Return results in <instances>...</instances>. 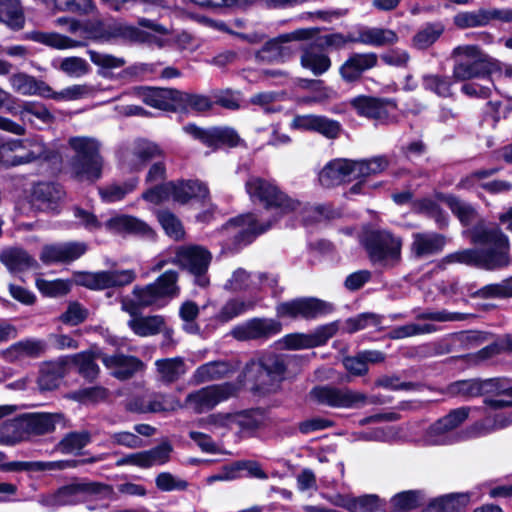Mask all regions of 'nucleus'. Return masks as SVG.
Returning a JSON list of instances; mask_svg holds the SVG:
<instances>
[{
    "label": "nucleus",
    "instance_id": "9b49d317",
    "mask_svg": "<svg viewBox=\"0 0 512 512\" xmlns=\"http://www.w3.org/2000/svg\"><path fill=\"white\" fill-rule=\"evenodd\" d=\"M236 390L232 383L206 386L187 394L184 406L200 414L213 409L220 402L234 396Z\"/></svg>",
    "mask_w": 512,
    "mask_h": 512
},
{
    "label": "nucleus",
    "instance_id": "20e7f679",
    "mask_svg": "<svg viewBox=\"0 0 512 512\" xmlns=\"http://www.w3.org/2000/svg\"><path fill=\"white\" fill-rule=\"evenodd\" d=\"M286 370L284 356L268 353L258 359H251L244 368V375L252 384L254 392L269 394L280 388Z\"/></svg>",
    "mask_w": 512,
    "mask_h": 512
},
{
    "label": "nucleus",
    "instance_id": "0e129e2a",
    "mask_svg": "<svg viewBox=\"0 0 512 512\" xmlns=\"http://www.w3.org/2000/svg\"><path fill=\"white\" fill-rule=\"evenodd\" d=\"M252 286L251 274L244 268L234 270L224 288L231 292L245 291Z\"/></svg>",
    "mask_w": 512,
    "mask_h": 512
},
{
    "label": "nucleus",
    "instance_id": "8fccbe9b",
    "mask_svg": "<svg viewBox=\"0 0 512 512\" xmlns=\"http://www.w3.org/2000/svg\"><path fill=\"white\" fill-rule=\"evenodd\" d=\"M439 198L448 205L463 224L469 225L475 219L476 211L470 204L455 196L440 195Z\"/></svg>",
    "mask_w": 512,
    "mask_h": 512
},
{
    "label": "nucleus",
    "instance_id": "7c9ffc66",
    "mask_svg": "<svg viewBox=\"0 0 512 512\" xmlns=\"http://www.w3.org/2000/svg\"><path fill=\"white\" fill-rule=\"evenodd\" d=\"M301 66L308 69L315 76H320L331 67L330 57L315 42L302 47L300 56Z\"/></svg>",
    "mask_w": 512,
    "mask_h": 512
},
{
    "label": "nucleus",
    "instance_id": "c9c22d12",
    "mask_svg": "<svg viewBox=\"0 0 512 512\" xmlns=\"http://www.w3.org/2000/svg\"><path fill=\"white\" fill-rule=\"evenodd\" d=\"M336 504L350 512H385L382 500L374 494L359 497L338 496Z\"/></svg>",
    "mask_w": 512,
    "mask_h": 512
},
{
    "label": "nucleus",
    "instance_id": "69168bd1",
    "mask_svg": "<svg viewBox=\"0 0 512 512\" xmlns=\"http://www.w3.org/2000/svg\"><path fill=\"white\" fill-rule=\"evenodd\" d=\"M133 295L137 300L138 305L142 308L159 305L160 301L163 300V297L151 284L144 287H134Z\"/></svg>",
    "mask_w": 512,
    "mask_h": 512
},
{
    "label": "nucleus",
    "instance_id": "4d7b16f0",
    "mask_svg": "<svg viewBox=\"0 0 512 512\" xmlns=\"http://www.w3.org/2000/svg\"><path fill=\"white\" fill-rule=\"evenodd\" d=\"M212 106L213 102L207 96L180 91L178 110H185L190 107L195 111L204 112L210 110Z\"/></svg>",
    "mask_w": 512,
    "mask_h": 512
},
{
    "label": "nucleus",
    "instance_id": "6e6552de",
    "mask_svg": "<svg viewBox=\"0 0 512 512\" xmlns=\"http://www.w3.org/2000/svg\"><path fill=\"white\" fill-rule=\"evenodd\" d=\"M51 151L37 140H14L0 146V165L5 167L50 159Z\"/></svg>",
    "mask_w": 512,
    "mask_h": 512
},
{
    "label": "nucleus",
    "instance_id": "dca6fc26",
    "mask_svg": "<svg viewBox=\"0 0 512 512\" xmlns=\"http://www.w3.org/2000/svg\"><path fill=\"white\" fill-rule=\"evenodd\" d=\"M184 131L213 149H218L221 146L236 147L242 142L237 132L228 127L203 129L194 124H189L184 127Z\"/></svg>",
    "mask_w": 512,
    "mask_h": 512
},
{
    "label": "nucleus",
    "instance_id": "a878e982",
    "mask_svg": "<svg viewBox=\"0 0 512 512\" xmlns=\"http://www.w3.org/2000/svg\"><path fill=\"white\" fill-rule=\"evenodd\" d=\"M65 192L55 183L42 182L34 186L32 203L43 211H56L64 198Z\"/></svg>",
    "mask_w": 512,
    "mask_h": 512
},
{
    "label": "nucleus",
    "instance_id": "c85d7f7f",
    "mask_svg": "<svg viewBox=\"0 0 512 512\" xmlns=\"http://www.w3.org/2000/svg\"><path fill=\"white\" fill-rule=\"evenodd\" d=\"M180 90L170 88L146 87L142 89V99L147 105L165 110H178V98Z\"/></svg>",
    "mask_w": 512,
    "mask_h": 512
},
{
    "label": "nucleus",
    "instance_id": "79ce46f5",
    "mask_svg": "<svg viewBox=\"0 0 512 512\" xmlns=\"http://www.w3.org/2000/svg\"><path fill=\"white\" fill-rule=\"evenodd\" d=\"M27 38L50 46L52 48L56 49H68V48H75L81 46V43L78 41H75L69 37L60 35L55 32H41V31H33L27 34Z\"/></svg>",
    "mask_w": 512,
    "mask_h": 512
},
{
    "label": "nucleus",
    "instance_id": "3c124183",
    "mask_svg": "<svg viewBox=\"0 0 512 512\" xmlns=\"http://www.w3.org/2000/svg\"><path fill=\"white\" fill-rule=\"evenodd\" d=\"M178 272L169 270L159 276L154 283L151 285L157 290V292L165 298H173L179 293Z\"/></svg>",
    "mask_w": 512,
    "mask_h": 512
},
{
    "label": "nucleus",
    "instance_id": "6e6d98bb",
    "mask_svg": "<svg viewBox=\"0 0 512 512\" xmlns=\"http://www.w3.org/2000/svg\"><path fill=\"white\" fill-rule=\"evenodd\" d=\"M171 452L172 446L169 442H162L150 450L142 451L144 468L165 464L169 461Z\"/></svg>",
    "mask_w": 512,
    "mask_h": 512
},
{
    "label": "nucleus",
    "instance_id": "72a5a7b5",
    "mask_svg": "<svg viewBox=\"0 0 512 512\" xmlns=\"http://www.w3.org/2000/svg\"><path fill=\"white\" fill-rule=\"evenodd\" d=\"M235 371L229 361L217 360L200 365L193 373L192 381L199 385L228 377Z\"/></svg>",
    "mask_w": 512,
    "mask_h": 512
},
{
    "label": "nucleus",
    "instance_id": "f257e3e1",
    "mask_svg": "<svg viewBox=\"0 0 512 512\" xmlns=\"http://www.w3.org/2000/svg\"><path fill=\"white\" fill-rule=\"evenodd\" d=\"M472 242L490 245L489 249H464L446 255L438 264L445 269L450 264H465L486 270H496L510 264L509 240L498 227H481L474 230Z\"/></svg>",
    "mask_w": 512,
    "mask_h": 512
},
{
    "label": "nucleus",
    "instance_id": "473e14b6",
    "mask_svg": "<svg viewBox=\"0 0 512 512\" xmlns=\"http://www.w3.org/2000/svg\"><path fill=\"white\" fill-rule=\"evenodd\" d=\"M411 251L417 258L440 253L446 245V237L439 233H414Z\"/></svg>",
    "mask_w": 512,
    "mask_h": 512
},
{
    "label": "nucleus",
    "instance_id": "cd10ccee",
    "mask_svg": "<svg viewBox=\"0 0 512 512\" xmlns=\"http://www.w3.org/2000/svg\"><path fill=\"white\" fill-rule=\"evenodd\" d=\"M0 261L9 272L16 274L39 267L37 260L21 247H7L0 252Z\"/></svg>",
    "mask_w": 512,
    "mask_h": 512
},
{
    "label": "nucleus",
    "instance_id": "5fc2aeb1",
    "mask_svg": "<svg viewBox=\"0 0 512 512\" xmlns=\"http://www.w3.org/2000/svg\"><path fill=\"white\" fill-rule=\"evenodd\" d=\"M157 217L169 237L176 241L184 239V227L181 221L173 213L168 210H163L158 212Z\"/></svg>",
    "mask_w": 512,
    "mask_h": 512
},
{
    "label": "nucleus",
    "instance_id": "2f4dec72",
    "mask_svg": "<svg viewBox=\"0 0 512 512\" xmlns=\"http://www.w3.org/2000/svg\"><path fill=\"white\" fill-rule=\"evenodd\" d=\"M155 369L158 381L165 385L176 383L188 372L186 361L180 356L156 360Z\"/></svg>",
    "mask_w": 512,
    "mask_h": 512
},
{
    "label": "nucleus",
    "instance_id": "f3484780",
    "mask_svg": "<svg viewBox=\"0 0 512 512\" xmlns=\"http://www.w3.org/2000/svg\"><path fill=\"white\" fill-rule=\"evenodd\" d=\"M338 331V323L332 322L318 327L313 333H294L286 335L280 343L290 350L314 348L325 344Z\"/></svg>",
    "mask_w": 512,
    "mask_h": 512
},
{
    "label": "nucleus",
    "instance_id": "393cba45",
    "mask_svg": "<svg viewBox=\"0 0 512 512\" xmlns=\"http://www.w3.org/2000/svg\"><path fill=\"white\" fill-rule=\"evenodd\" d=\"M95 39H123L133 43H151L155 38L138 27L125 23H113L106 29L95 34Z\"/></svg>",
    "mask_w": 512,
    "mask_h": 512
},
{
    "label": "nucleus",
    "instance_id": "7ed1b4c3",
    "mask_svg": "<svg viewBox=\"0 0 512 512\" xmlns=\"http://www.w3.org/2000/svg\"><path fill=\"white\" fill-rule=\"evenodd\" d=\"M451 58L455 62L453 78L456 81L487 78L493 72L500 70L499 61L474 44L455 47L451 52Z\"/></svg>",
    "mask_w": 512,
    "mask_h": 512
},
{
    "label": "nucleus",
    "instance_id": "37998d69",
    "mask_svg": "<svg viewBox=\"0 0 512 512\" xmlns=\"http://www.w3.org/2000/svg\"><path fill=\"white\" fill-rule=\"evenodd\" d=\"M468 415V408L454 409L434 423L430 428V433L435 435L445 434L461 425L468 418Z\"/></svg>",
    "mask_w": 512,
    "mask_h": 512
},
{
    "label": "nucleus",
    "instance_id": "c756f323",
    "mask_svg": "<svg viewBox=\"0 0 512 512\" xmlns=\"http://www.w3.org/2000/svg\"><path fill=\"white\" fill-rule=\"evenodd\" d=\"M105 226L113 233H128L147 238L154 237V231L147 223L129 215H119L110 218L105 223Z\"/></svg>",
    "mask_w": 512,
    "mask_h": 512
},
{
    "label": "nucleus",
    "instance_id": "09e8293b",
    "mask_svg": "<svg viewBox=\"0 0 512 512\" xmlns=\"http://www.w3.org/2000/svg\"><path fill=\"white\" fill-rule=\"evenodd\" d=\"M91 441V434L87 430L74 431L66 434L57 444V449L69 454L76 450H81Z\"/></svg>",
    "mask_w": 512,
    "mask_h": 512
},
{
    "label": "nucleus",
    "instance_id": "423d86ee",
    "mask_svg": "<svg viewBox=\"0 0 512 512\" xmlns=\"http://www.w3.org/2000/svg\"><path fill=\"white\" fill-rule=\"evenodd\" d=\"M67 428L68 421L62 413H28L7 424L14 431V438L9 442H22L34 436L52 433L56 426Z\"/></svg>",
    "mask_w": 512,
    "mask_h": 512
},
{
    "label": "nucleus",
    "instance_id": "49530a36",
    "mask_svg": "<svg viewBox=\"0 0 512 512\" xmlns=\"http://www.w3.org/2000/svg\"><path fill=\"white\" fill-rule=\"evenodd\" d=\"M444 32L441 23H430L420 29L413 37V45L418 49H427L434 44Z\"/></svg>",
    "mask_w": 512,
    "mask_h": 512
},
{
    "label": "nucleus",
    "instance_id": "4be33fe9",
    "mask_svg": "<svg viewBox=\"0 0 512 512\" xmlns=\"http://www.w3.org/2000/svg\"><path fill=\"white\" fill-rule=\"evenodd\" d=\"M378 63L375 53H353L340 66L339 73L347 83L361 80L365 71L374 68Z\"/></svg>",
    "mask_w": 512,
    "mask_h": 512
},
{
    "label": "nucleus",
    "instance_id": "5701e85b",
    "mask_svg": "<svg viewBox=\"0 0 512 512\" xmlns=\"http://www.w3.org/2000/svg\"><path fill=\"white\" fill-rule=\"evenodd\" d=\"M86 250V244L80 242L45 245L40 253V260L45 264L68 263L81 257Z\"/></svg>",
    "mask_w": 512,
    "mask_h": 512
},
{
    "label": "nucleus",
    "instance_id": "0eeeda50",
    "mask_svg": "<svg viewBox=\"0 0 512 512\" xmlns=\"http://www.w3.org/2000/svg\"><path fill=\"white\" fill-rule=\"evenodd\" d=\"M207 196V187L196 180L170 181L148 189L142 194L143 199L153 204H159L171 197L175 202L185 204L193 198L205 199Z\"/></svg>",
    "mask_w": 512,
    "mask_h": 512
},
{
    "label": "nucleus",
    "instance_id": "052dcab7",
    "mask_svg": "<svg viewBox=\"0 0 512 512\" xmlns=\"http://www.w3.org/2000/svg\"><path fill=\"white\" fill-rule=\"evenodd\" d=\"M59 69L70 77L79 78L89 73L90 66L85 59L71 56L62 59Z\"/></svg>",
    "mask_w": 512,
    "mask_h": 512
},
{
    "label": "nucleus",
    "instance_id": "9d476101",
    "mask_svg": "<svg viewBox=\"0 0 512 512\" xmlns=\"http://www.w3.org/2000/svg\"><path fill=\"white\" fill-rule=\"evenodd\" d=\"M246 190L253 200H258L267 208L289 212L299 206L298 202L289 198L275 184L260 177L249 178L246 182Z\"/></svg>",
    "mask_w": 512,
    "mask_h": 512
},
{
    "label": "nucleus",
    "instance_id": "2eb2a0df",
    "mask_svg": "<svg viewBox=\"0 0 512 512\" xmlns=\"http://www.w3.org/2000/svg\"><path fill=\"white\" fill-rule=\"evenodd\" d=\"M80 495H95L101 499H110L114 496V491L112 486L100 482L70 484L58 489L54 502L58 505L75 503Z\"/></svg>",
    "mask_w": 512,
    "mask_h": 512
},
{
    "label": "nucleus",
    "instance_id": "e2e57ef3",
    "mask_svg": "<svg viewBox=\"0 0 512 512\" xmlns=\"http://www.w3.org/2000/svg\"><path fill=\"white\" fill-rule=\"evenodd\" d=\"M88 55L93 64L101 69H117L126 64V60L122 57H117L112 54L99 52L95 50H88Z\"/></svg>",
    "mask_w": 512,
    "mask_h": 512
},
{
    "label": "nucleus",
    "instance_id": "4c0bfd02",
    "mask_svg": "<svg viewBox=\"0 0 512 512\" xmlns=\"http://www.w3.org/2000/svg\"><path fill=\"white\" fill-rule=\"evenodd\" d=\"M0 23L13 30L23 28L25 17L19 0H0Z\"/></svg>",
    "mask_w": 512,
    "mask_h": 512
},
{
    "label": "nucleus",
    "instance_id": "bf43d9fd",
    "mask_svg": "<svg viewBox=\"0 0 512 512\" xmlns=\"http://www.w3.org/2000/svg\"><path fill=\"white\" fill-rule=\"evenodd\" d=\"M20 115L22 119H27L31 123L33 120L30 116H34L41 123L50 124L54 121V115L47 109V107L41 103L26 102L23 104Z\"/></svg>",
    "mask_w": 512,
    "mask_h": 512
},
{
    "label": "nucleus",
    "instance_id": "ea45409f",
    "mask_svg": "<svg viewBox=\"0 0 512 512\" xmlns=\"http://www.w3.org/2000/svg\"><path fill=\"white\" fill-rule=\"evenodd\" d=\"M128 325L135 334L144 337L160 333L165 325V319L160 315H139L129 320Z\"/></svg>",
    "mask_w": 512,
    "mask_h": 512
},
{
    "label": "nucleus",
    "instance_id": "f03ea898",
    "mask_svg": "<svg viewBox=\"0 0 512 512\" xmlns=\"http://www.w3.org/2000/svg\"><path fill=\"white\" fill-rule=\"evenodd\" d=\"M68 145L74 152L68 164L73 177L90 183L98 180L104 164L101 143L93 137L77 136L71 137Z\"/></svg>",
    "mask_w": 512,
    "mask_h": 512
},
{
    "label": "nucleus",
    "instance_id": "de8ad7c7",
    "mask_svg": "<svg viewBox=\"0 0 512 512\" xmlns=\"http://www.w3.org/2000/svg\"><path fill=\"white\" fill-rule=\"evenodd\" d=\"M388 165V160L383 156L374 157L369 160L353 161L354 178H365L378 174L384 171Z\"/></svg>",
    "mask_w": 512,
    "mask_h": 512
},
{
    "label": "nucleus",
    "instance_id": "603ef678",
    "mask_svg": "<svg viewBox=\"0 0 512 512\" xmlns=\"http://www.w3.org/2000/svg\"><path fill=\"white\" fill-rule=\"evenodd\" d=\"M254 305V301H244L238 298L230 299L219 310L216 319L220 322H228L246 310L253 308Z\"/></svg>",
    "mask_w": 512,
    "mask_h": 512
},
{
    "label": "nucleus",
    "instance_id": "4468645a",
    "mask_svg": "<svg viewBox=\"0 0 512 512\" xmlns=\"http://www.w3.org/2000/svg\"><path fill=\"white\" fill-rule=\"evenodd\" d=\"M310 395L319 404L342 408L353 407L359 403L363 404L367 400V396L363 393L333 386L315 387Z\"/></svg>",
    "mask_w": 512,
    "mask_h": 512
},
{
    "label": "nucleus",
    "instance_id": "864d4df0",
    "mask_svg": "<svg viewBox=\"0 0 512 512\" xmlns=\"http://www.w3.org/2000/svg\"><path fill=\"white\" fill-rule=\"evenodd\" d=\"M96 92L95 87L88 84H76L70 87H67L59 92H51L49 93L48 98H52L54 100H64V101H75L88 96L93 95Z\"/></svg>",
    "mask_w": 512,
    "mask_h": 512
},
{
    "label": "nucleus",
    "instance_id": "e433bc0d",
    "mask_svg": "<svg viewBox=\"0 0 512 512\" xmlns=\"http://www.w3.org/2000/svg\"><path fill=\"white\" fill-rule=\"evenodd\" d=\"M45 350V345L41 341L25 340L13 344L2 351V357L8 362H16L23 358L39 357Z\"/></svg>",
    "mask_w": 512,
    "mask_h": 512
},
{
    "label": "nucleus",
    "instance_id": "f704fd0d",
    "mask_svg": "<svg viewBox=\"0 0 512 512\" xmlns=\"http://www.w3.org/2000/svg\"><path fill=\"white\" fill-rule=\"evenodd\" d=\"M9 83L16 93L25 96L40 95L47 97L51 92V87L45 82L38 81L35 77L22 72L12 74Z\"/></svg>",
    "mask_w": 512,
    "mask_h": 512
},
{
    "label": "nucleus",
    "instance_id": "a211bd4d",
    "mask_svg": "<svg viewBox=\"0 0 512 512\" xmlns=\"http://www.w3.org/2000/svg\"><path fill=\"white\" fill-rule=\"evenodd\" d=\"M282 329L279 321L267 318H253L237 325L231 330V335L238 341L266 339L278 334Z\"/></svg>",
    "mask_w": 512,
    "mask_h": 512
},
{
    "label": "nucleus",
    "instance_id": "bb28decb",
    "mask_svg": "<svg viewBox=\"0 0 512 512\" xmlns=\"http://www.w3.org/2000/svg\"><path fill=\"white\" fill-rule=\"evenodd\" d=\"M354 177L353 161L348 159H335L324 166L319 173L322 186L330 188L338 186Z\"/></svg>",
    "mask_w": 512,
    "mask_h": 512
},
{
    "label": "nucleus",
    "instance_id": "a18cd8bd",
    "mask_svg": "<svg viewBox=\"0 0 512 512\" xmlns=\"http://www.w3.org/2000/svg\"><path fill=\"white\" fill-rule=\"evenodd\" d=\"M62 367L54 363L44 364L39 372L37 379L38 387L41 391H50L56 389L62 378Z\"/></svg>",
    "mask_w": 512,
    "mask_h": 512
},
{
    "label": "nucleus",
    "instance_id": "13d9d810",
    "mask_svg": "<svg viewBox=\"0 0 512 512\" xmlns=\"http://www.w3.org/2000/svg\"><path fill=\"white\" fill-rule=\"evenodd\" d=\"M181 407L178 400L167 397L165 394L154 393L148 395L147 413L175 411Z\"/></svg>",
    "mask_w": 512,
    "mask_h": 512
},
{
    "label": "nucleus",
    "instance_id": "aec40b11",
    "mask_svg": "<svg viewBox=\"0 0 512 512\" xmlns=\"http://www.w3.org/2000/svg\"><path fill=\"white\" fill-rule=\"evenodd\" d=\"M99 357L104 366L111 370L112 375L120 380L130 379L144 368V363L140 359L123 353L100 354Z\"/></svg>",
    "mask_w": 512,
    "mask_h": 512
},
{
    "label": "nucleus",
    "instance_id": "c03bdc74",
    "mask_svg": "<svg viewBox=\"0 0 512 512\" xmlns=\"http://www.w3.org/2000/svg\"><path fill=\"white\" fill-rule=\"evenodd\" d=\"M101 353L83 352L72 357L71 361L76 366L78 373L87 380H94L99 373V367L95 360L100 359Z\"/></svg>",
    "mask_w": 512,
    "mask_h": 512
},
{
    "label": "nucleus",
    "instance_id": "774afa93",
    "mask_svg": "<svg viewBox=\"0 0 512 512\" xmlns=\"http://www.w3.org/2000/svg\"><path fill=\"white\" fill-rule=\"evenodd\" d=\"M479 380H461L448 386L449 394L453 396L476 397L480 396Z\"/></svg>",
    "mask_w": 512,
    "mask_h": 512
},
{
    "label": "nucleus",
    "instance_id": "680f3d73",
    "mask_svg": "<svg viewBox=\"0 0 512 512\" xmlns=\"http://www.w3.org/2000/svg\"><path fill=\"white\" fill-rule=\"evenodd\" d=\"M467 500L465 495H448L433 501L424 512H454Z\"/></svg>",
    "mask_w": 512,
    "mask_h": 512
},
{
    "label": "nucleus",
    "instance_id": "58836bf2",
    "mask_svg": "<svg viewBox=\"0 0 512 512\" xmlns=\"http://www.w3.org/2000/svg\"><path fill=\"white\" fill-rule=\"evenodd\" d=\"M355 40L366 45L384 46L396 43L398 36L390 29L367 28L359 31L358 37Z\"/></svg>",
    "mask_w": 512,
    "mask_h": 512
},
{
    "label": "nucleus",
    "instance_id": "412c9836",
    "mask_svg": "<svg viewBox=\"0 0 512 512\" xmlns=\"http://www.w3.org/2000/svg\"><path fill=\"white\" fill-rule=\"evenodd\" d=\"M350 105L359 115L383 123L390 121L387 107L392 106L395 108V104L391 100L366 95H360L351 99Z\"/></svg>",
    "mask_w": 512,
    "mask_h": 512
},
{
    "label": "nucleus",
    "instance_id": "a19ab883",
    "mask_svg": "<svg viewBox=\"0 0 512 512\" xmlns=\"http://www.w3.org/2000/svg\"><path fill=\"white\" fill-rule=\"evenodd\" d=\"M453 24L460 30L486 27L489 25L487 9L458 12L453 17Z\"/></svg>",
    "mask_w": 512,
    "mask_h": 512
},
{
    "label": "nucleus",
    "instance_id": "b1692460",
    "mask_svg": "<svg viewBox=\"0 0 512 512\" xmlns=\"http://www.w3.org/2000/svg\"><path fill=\"white\" fill-rule=\"evenodd\" d=\"M319 32L318 29H300L292 34L282 35L266 42L257 52L256 58L264 62H272L283 56L282 44L291 39L306 40L313 38Z\"/></svg>",
    "mask_w": 512,
    "mask_h": 512
},
{
    "label": "nucleus",
    "instance_id": "1a4fd4ad",
    "mask_svg": "<svg viewBox=\"0 0 512 512\" xmlns=\"http://www.w3.org/2000/svg\"><path fill=\"white\" fill-rule=\"evenodd\" d=\"M211 260L212 255L208 249L201 245L190 244L179 246L172 262L193 274L199 286L206 287L209 284V279L205 274Z\"/></svg>",
    "mask_w": 512,
    "mask_h": 512
},
{
    "label": "nucleus",
    "instance_id": "ddd939ff",
    "mask_svg": "<svg viewBox=\"0 0 512 512\" xmlns=\"http://www.w3.org/2000/svg\"><path fill=\"white\" fill-rule=\"evenodd\" d=\"M135 278V272L130 269L85 272L79 276L78 283L92 290H103L128 285Z\"/></svg>",
    "mask_w": 512,
    "mask_h": 512
},
{
    "label": "nucleus",
    "instance_id": "39448f33",
    "mask_svg": "<svg viewBox=\"0 0 512 512\" xmlns=\"http://www.w3.org/2000/svg\"><path fill=\"white\" fill-rule=\"evenodd\" d=\"M360 242L373 264L394 265L400 260L402 240L388 230L366 228Z\"/></svg>",
    "mask_w": 512,
    "mask_h": 512
},
{
    "label": "nucleus",
    "instance_id": "f8f14e48",
    "mask_svg": "<svg viewBox=\"0 0 512 512\" xmlns=\"http://www.w3.org/2000/svg\"><path fill=\"white\" fill-rule=\"evenodd\" d=\"M334 310L332 303L315 297H303L278 304L276 311L280 317L305 320L315 319L331 313Z\"/></svg>",
    "mask_w": 512,
    "mask_h": 512
},
{
    "label": "nucleus",
    "instance_id": "6ab92c4d",
    "mask_svg": "<svg viewBox=\"0 0 512 512\" xmlns=\"http://www.w3.org/2000/svg\"><path fill=\"white\" fill-rule=\"evenodd\" d=\"M162 155V150L155 143L137 140L132 146L121 151V161L130 170H139L148 161Z\"/></svg>",
    "mask_w": 512,
    "mask_h": 512
},
{
    "label": "nucleus",
    "instance_id": "338daca9",
    "mask_svg": "<svg viewBox=\"0 0 512 512\" xmlns=\"http://www.w3.org/2000/svg\"><path fill=\"white\" fill-rule=\"evenodd\" d=\"M303 221L307 224L331 219L335 217V212L326 205H307L302 210Z\"/></svg>",
    "mask_w": 512,
    "mask_h": 512
}]
</instances>
